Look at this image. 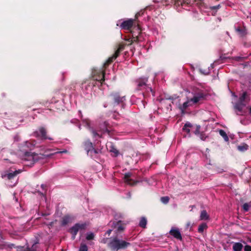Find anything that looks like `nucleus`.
I'll return each mask as SVG.
<instances>
[{"label": "nucleus", "mask_w": 251, "mask_h": 251, "mask_svg": "<svg viewBox=\"0 0 251 251\" xmlns=\"http://www.w3.org/2000/svg\"><path fill=\"white\" fill-rule=\"evenodd\" d=\"M130 245V243L125 240L114 237L111 239L108 244L109 248L112 251H118L120 250H124Z\"/></svg>", "instance_id": "1"}, {"label": "nucleus", "mask_w": 251, "mask_h": 251, "mask_svg": "<svg viewBox=\"0 0 251 251\" xmlns=\"http://www.w3.org/2000/svg\"><path fill=\"white\" fill-rule=\"evenodd\" d=\"M251 100V98L247 92H244L240 96L239 101L234 105V108L238 115H243L242 109Z\"/></svg>", "instance_id": "2"}, {"label": "nucleus", "mask_w": 251, "mask_h": 251, "mask_svg": "<svg viewBox=\"0 0 251 251\" xmlns=\"http://www.w3.org/2000/svg\"><path fill=\"white\" fill-rule=\"evenodd\" d=\"M193 97L190 98L191 102L194 104L198 102L203 98L204 95L201 91H198L192 93Z\"/></svg>", "instance_id": "3"}, {"label": "nucleus", "mask_w": 251, "mask_h": 251, "mask_svg": "<svg viewBox=\"0 0 251 251\" xmlns=\"http://www.w3.org/2000/svg\"><path fill=\"white\" fill-rule=\"evenodd\" d=\"M86 226V224H76L70 228V232L72 234V238L75 239L78 230L84 229Z\"/></svg>", "instance_id": "4"}, {"label": "nucleus", "mask_w": 251, "mask_h": 251, "mask_svg": "<svg viewBox=\"0 0 251 251\" xmlns=\"http://www.w3.org/2000/svg\"><path fill=\"white\" fill-rule=\"evenodd\" d=\"M169 233L174 238L181 240L182 236L178 228L173 227L169 231Z\"/></svg>", "instance_id": "5"}, {"label": "nucleus", "mask_w": 251, "mask_h": 251, "mask_svg": "<svg viewBox=\"0 0 251 251\" xmlns=\"http://www.w3.org/2000/svg\"><path fill=\"white\" fill-rule=\"evenodd\" d=\"M34 134L36 135V136L39 137L42 139H49L50 140L52 139L50 138H48L46 136V130L43 127L39 128L38 131H35Z\"/></svg>", "instance_id": "6"}, {"label": "nucleus", "mask_w": 251, "mask_h": 251, "mask_svg": "<svg viewBox=\"0 0 251 251\" xmlns=\"http://www.w3.org/2000/svg\"><path fill=\"white\" fill-rule=\"evenodd\" d=\"M194 104L191 102L190 99H187V100L184 102L183 104L179 107V108L182 114L185 113V110L189 107L191 106Z\"/></svg>", "instance_id": "7"}, {"label": "nucleus", "mask_w": 251, "mask_h": 251, "mask_svg": "<svg viewBox=\"0 0 251 251\" xmlns=\"http://www.w3.org/2000/svg\"><path fill=\"white\" fill-rule=\"evenodd\" d=\"M24 160L29 162V164H26L27 165H28L34 163L36 160V155H34L32 154H25Z\"/></svg>", "instance_id": "8"}, {"label": "nucleus", "mask_w": 251, "mask_h": 251, "mask_svg": "<svg viewBox=\"0 0 251 251\" xmlns=\"http://www.w3.org/2000/svg\"><path fill=\"white\" fill-rule=\"evenodd\" d=\"M133 21V20L132 19L125 21L122 23L121 27L125 29H129L132 27Z\"/></svg>", "instance_id": "9"}, {"label": "nucleus", "mask_w": 251, "mask_h": 251, "mask_svg": "<svg viewBox=\"0 0 251 251\" xmlns=\"http://www.w3.org/2000/svg\"><path fill=\"white\" fill-rule=\"evenodd\" d=\"M22 172V170H16L13 172H10L6 174L3 176L2 177H6L8 179H11L14 177H15L16 176H17L18 174H20Z\"/></svg>", "instance_id": "10"}, {"label": "nucleus", "mask_w": 251, "mask_h": 251, "mask_svg": "<svg viewBox=\"0 0 251 251\" xmlns=\"http://www.w3.org/2000/svg\"><path fill=\"white\" fill-rule=\"evenodd\" d=\"M122 49V47H119V49L116 51L115 54L111 57L109 58L107 60L108 63H110L113 61V59H115L119 55V52Z\"/></svg>", "instance_id": "11"}, {"label": "nucleus", "mask_w": 251, "mask_h": 251, "mask_svg": "<svg viewBox=\"0 0 251 251\" xmlns=\"http://www.w3.org/2000/svg\"><path fill=\"white\" fill-rule=\"evenodd\" d=\"M243 245L240 243H235L233 246V251H242Z\"/></svg>", "instance_id": "12"}, {"label": "nucleus", "mask_w": 251, "mask_h": 251, "mask_svg": "<svg viewBox=\"0 0 251 251\" xmlns=\"http://www.w3.org/2000/svg\"><path fill=\"white\" fill-rule=\"evenodd\" d=\"M193 127V126L189 122H187L183 127V130L186 131L187 133H189L190 132L191 128Z\"/></svg>", "instance_id": "13"}, {"label": "nucleus", "mask_w": 251, "mask_h": 251, "mask_svg": "<svg viewBox=\"0 0 251 251\" xmlns=\"http://www.w3.org/2000/svg\"><path fill=\"white\" fill-rule=\"evenodd\" d=\"M209 218V216L205 210H202L201 212L200 215V219L201 220H207Z\"/></svg>", "instance_id": "14"}, {"label": "nucleus", "mask_w": 251, "mask_h": 251, "mask_svg": "<svg viewBox=\"0 0 251 251\" xmlns=\"http://www.w3.org/2000/svg\"><path fill=\"white\" fill-rule=\"evenodd\" d=\"M85 145L86 146L85 150L87 151L88 153L90 151L94 150L92 143L91 142H87L85 143Z\"/></svg>", "instance_id": "15"}, {"label": "nucleus", "mask_w": 251, "mask_h": 251, "mask_svg": "<svg viewBox=\"0 0 251 251\" xmlns=\"http://www.w3.org/2000/svg\"><path fill=\"white\" fill-rule=\"evenodd\" d=\"M147 80L148 79L147 78H144L139 80V81H138V87H140L143 86H145Z\"/></svg>", "instance_id": "16"}, {"label": "nucleus", "mask_w": 251, "mask_h": 251, "mask_svg": "<svg viewBox=\"0 0 251 251\" xmlns=\"http://www.w3.org/2000/svg\"><path fill=\"white\" fill-rule=\"evenodd\" d=\"M248 146L246 144H243L240 146H238L237 149L241 151H244L248 149Z\"/></svg>", "instance_id": "17"}, {"label": "nucleus", "mask_w": 251, "mask_h": 251, "mask_svg": "<svg viewBox=\"0 0 251 251\" xmlns=\"http://www.w3.org/2000/svg\"><path fill=\"white\" fill-rule=\"evenodd\" d=\"M207 228L206 224L203 223L200 225L198 227V231L200 233H202L204 229Z\"/></svg>", "instance_id": "18"}, {"label": "nucleus", "mask_w": 251, "mask_h": 251, "mask_svg": "<svg viewBox=\"0 0 251 251\" xmlns=\"http://www.w3.org/2000/svg\"><path fill=\"white\" fill-rule=\"evenodd\" d=\"M147 220L145 218L142 217L140 221L139 226L143 228L146 227L147 225Z\"/></svg>", "instance_id": "19"}, {"label": "nucleus", "mask_w": 251, "mask_h": 251, "mask_svg": "<svg viewBox=\"0 0 251 251\" xmlns=\"http://www.w3.org/2000/svg\"><path fill=\"white\" fill-rule=\"evenodd\" d=\"M115 228L118 232H120L124 229V227L121 225L120 222H119L115 226Z\"/></svg>", "instance_id": "20"}, {"label": "nucleus", "mask_w": 251, "mask_h": 251, "mask_svg": "<svg viewBox=\"0 0 251 251\" xmlns=\"http://www.w3.org/2000/svg\"><path fill=\"white\" fill-rule=\"evenodd\" d=\"M219 133L224 138L226 141H228V137L225 131H224L223 130H220L219 131Z\"/></svg>", "instance_id": "21"}, {"label": "nucleus", "mask_w": 251, "mask_h": 251, "mask_svg": "<svg viewBox=\"0 0 251 251\" xmlns=\"http://www.w3.org/2000/svg\"><path fill=\"white\" fill-rule=\"evenodd\" d=\"M79 251H88V247L85 244L81 245Z\"/></svg>", "instance_id": "22"}, {"label": "nucleus", "mask_w": 251, "mask_h": 251, "mask_svg": "<svg viewBox=\"0 0 251 251\" xmlns=\"http://www.w3.org/2000/svg\"><path fill=\"white\" fill-rule=\"evenodd\" d=\"M169 198L168 197H163L161 198V201L162 203L166 204L169 202Z\"/></svg>", "instance_id": "23"}, {"label": "nucleus", "mask_w": 251, "mask_h": 251, "mask_svg": "<svg viewBox=\"0 0 251 251\" xmlns=\"http://www.w3.org/2000/svg\"><path fill=\"white\" fill-rule=\"evenodd\" d=\"M94 235L93 233L90 232L87 234L86 239L88 240H92L94 238Z\"/></svg>", "instance_id": "24"}, {"label": "nucleus", "mask_w": 251, "mask_h": 251, "mask_svg": "<svg viewBox=\"0 0 251 251\" xmlns=\"http://www.w3.org/2000/svg\"><path fill=\"white\" fill-rule=\"evenodd\" d=\"M130 176V173H127L125 175V179H126V182L127 183L129 184H131V183L129 182V177Z\"/></svg>", "instance_id": "25"}, {"label": "nucleus", "mask_w": 251, "mask_h": 251, "mask_svg": "<svg viewBox=\"0 0 251 251\" xmlns=\"http://www.w3.org/2000/svg\"><path fill=\"white\" fill-rule=\"evenodd\" d=\"M110 151L113 152L115 156H117L119 154L118 151L114 148H112V149L110 150Z\"/></svg>", "instance_id": "26"}, {"label": "nucleus", "mask_w": 251, "mask_h": 251, "mask_svg": "<svg viewBox=\"0 0 251 251\" xmlns=\"http://www.w3.org/2000/svg\"><path fill=\"white\" fill-rule=\"evenodd\" d=\"M249 205L247 203H244L243 205V208L245 211H248L249 209Z\"/></svg>", "instance_id": "27"}, {"label": "nucleus", "mask_w": 251, "mask_h": 251, "mask_svg": "<svg viewBox=\"0 0 251 251\" xmlns=\"http://www.w3.org/2000/svg\"><path fill=\"white\" fill-rule=\"evenodd\" d=\"M201 126H197L196 127V129L194 131V133L196 135H198L200 133Z\"/></svg>", "instance_id": "28"}, {"label": "nucleus", "mask_w": 251, "mask_h": 251, "mask_svg": "<svg viewBox=\"0 0 251 251\" xmlns=\"http://www.w3.org/2000/svg\"><path fill=\"white\" fill-rule=\"evenodd\" d=\"M245 251H251V246L249 245H246L244 247Z\"/></svg>", "instance_id": "29"}, {"label": "nucleus", "mask_w": 251, "mask_h": 251, "mask_svg": "<svg viewBox=\"0 0 251 251\" xmlns=\"http://www.w3.org/2000/svg\"><path fill=\"white\" fill-rule=\"evenodd\" d=\"M220 5L219 4L216 6H213L211 7V9H218L219 7H220Z\"/></svg>", "instance_id": "30"}, {"label": "nucleus", "mask_w": 251, "mask_h": 251, "mask_svg": "<svg viewBox=\"0 0 251 251\" xmlns=\"http://www.w3.org/2000/svg\"><path fill=\"white\" fill-rule=\"evenodd\" d=\"M104 80V75L102 74V78L101 79L99 80V81H103Z\"/></svg>", "instance_id": "31"}, {"label": "nucleus", "mask_w": 251, "mask_h": 251, "mask_svg": "<svg viewBox=\"0 0 251 251\" xmlns=\"http://www.w3.org/2000/svg\"><path fill=\"white\" fill-rule=\"evenodd\" d=\"M236 30L240 33H241L242 31H241V30H240L239 28H237L236 29Z\"/></svg>", "instance_id": "32"}, {"label": "nucleus", "mask_w": 251, "mask_h": 251, "mask_svg": "<svg viewBox=\"0 0 251 251\" xmlns=\"http://www.w3.org/2000/svg\"><path fill=\"white\" fill-rule=\"evenodd\" d=\"M66 152V151H62L57 152V153H63V152Z\"/></svg>", "instance_id": "33"}, {"label": "nucleus", "mask_w": 251, "mask_h": 251, "mask_svg": "<svg viewBox=\"0 0 251 251\" xmlns=\"http://www.w3.org/2000/svg\"><path fill=\"white\" fill-rule=\"evenodd\" d=\"M111 232V230H109L107 231V233H108V234H110Z\"/></svg>", "instance_id": "34"}, {"label": "nucleus", "mask_w": 251, "mask_h": 251, "mask_svg": "<svg viewBox=\"0 0 251 251\" xmlns=\"http://www.w3.org/2000/svg\"><path fill=\"white\" fill-rule=\"evenodd\" d=\"M190 226V223H187V227H189V226Z\"/></svg>", "instance_id": "35"}, {"label": "nucleus", "mask_w": 251, "mask_h": 251, "mask_svg": "<svg viewBox=\"0 0 251 251\" xmlns=\"http://www.w3.org/2000/svg\"><path fill=\"white\" fill-rule=\"evenodd\" d=\"M232 96H233V97H235V98H236V97H237V96L235 95V94H234V93H233V94H232Z\"/></svg>", "instance_id": "36"}, {"label": "nucleus", "mask_w": 251, "mask_h": 251, "mask_svg": "<svg viewBox=\"0 0 251 251\" xmlns=\"http://www.w3.org/2000/svg\"><path fill=\"white\" fill-rule=\"evenodd\" d=\"M93 134L94 136H96L97 135L96 133L94 131H93Z\"/></svg>", "instance_id": "37"}, {"label": "nucleus", "mask_w": 251, "mask_h": 251, "mask_svg": "<svg viewBox=\"0 0 251 251\" xmlns=\"http://www.w3.org/2000/svg\"><path fill=\"white\" fill-rule=\"evenodd\" d=\"M186 2H187V3H190V1H187Z\"/></svg>", "instance_id": "38"}, {"label": "nucleus", "mask_w": 251, "mask_h": 251, "mask_svg": "<svg viewBox=\"0 0 251 251\" xmlns=\"http://www.w3.org/2000/svg\"><path fill=\"white\" fill-rule=\"evenodd\" d=\"M149 89H150V90L151 91H152V89H151V88H149Z\"/></svg>", "instance_id": "39"}, {"label": "nucleus", "mask_w": 251, "mask_h": 251, "mask_svg": "<svg viewBox=\"0 0 251 251\" xmlns=\"http://www.w3.org/2000/svg\"><path fill=\"white\" fill-rule=\"evenodd\" d=\"M250 114L251 115V111H250Z\"/></svg>", "instance_id": "40"}]
</instances>
